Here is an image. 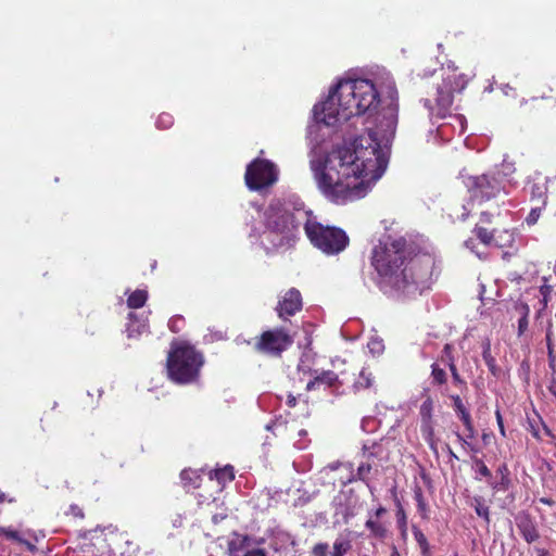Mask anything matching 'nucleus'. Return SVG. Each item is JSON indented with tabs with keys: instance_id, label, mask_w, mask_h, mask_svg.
<instances>
[{
	"instance_id": "1",
	"label": "nucleus",
	"mask_w": 556,
	"mask_h": 556,
	"mask_svg": "<svg viewBox=\"0 0 556 556\" xmlns=\"http://www.w3.org/2000/svg\"><path fill=\"white\" fill-rule=\"evenodd\" d=\"M387 159L374 131L357 137L350 147H338L324 162H312L320 193L331 203L342 205L364 198L370 185L387 168Z\"/></svg>"
},
{
	"instance_id": "2",
	"label": "nucleus",
	"mask_w": 556,
	"mask_h": 556,
	"mask_svg": "<svg viewBox=\"0 0 556 556\" xmlns=\"http://www.w3.org/2000/svg\"><path fill=\"white\" fill-rule=\"evenodd\" d=\"M371 265L382 287L408 294L427 288L432 273L431 258L416 254L405 238L380 241L371 251Z\"/></svg>"
},
{
	"instance_id": "3",
	"label": "nucleus",
	"mask_w": 556,
	"mask_h": 556,
	"mask_svg": "<svg viewBox=\"0 0 556 556\" xmlns=\"http://www.w3.org/2000/svg\"><path fill=\"white\" fill-rule=\"evenodd\" d=\"M397 90L389 86L387 97L380 99V93L369 79H343L330 91L328 98L315 105V119L327 126H336L346 122L352 116L371 114L379 103L388 102V108L394 112L397 104Z\"/></svg>"
},
{
	"instance_id": "4",
	"label": "nucleus",
	"mask_w": 556,
	"mask_h": 556,
	"mask_svg": "<svg viewBox=\"0 0 556 556\" xmlns=\"http://www.w3.org/2000/svg\"><path fill=\"white\" fill-rule=\"evenodd\" d=\"M308 212L290 208L280 201H273L262 216L263 229L258 232L261 244L267 253L288 250L299 239V229Z\"/></svg>"
},
{
	"instance_id": "5",
	"label": "nucleus",
	"mask_w": 556,
	"mask_h": 556,
	"mask_svg": "<svg viewBox=\"0 0 556 556\" xmlns=\"http://www.w3.org/2000/svg\"><path fill=\"white\" fill-rule=\"evenodd\" d=\"M204 364L202 353L190 345H178L167 355L168 377L175 382H192L200 377Z\"/></svg>"
},
{
	"instance_id": "6",
	"label": "nucleus",
	"mask_w": 556,
	"mask_h": 556,
	"mask_svg": "<svg viewBox=\"0 0 556 556\" xmlns=\"http://www.w3.org/2000/svg\"><path fill=\"white\" fill-rule=\"evenodd\" d=\"M304 230L311 243L326 254H338L349 244V237L344 230L324 226L311 219L309 214L305 218Z\"/></svg>"
},
{
	"instance_id": "7",
	"label": "nucleus",
	"mask_w": 556,
	"mask_h": 556,
	"mask_svg": "<svg viewBox=\"0 0 556 556\" xmlns=\"http://www.w3.org/2000/svg\"><path fill=\"white\" fill-rule=\"evenodd\" d=\"M253 351L269 357H280L293 344V336L283 327L264 330L247 341Z\"/></svg>"
},
{
	"instance_id": "8",
	"label": "nucleus",
	"mask_w": 556,
	"mask_h": 556,
	"mask_svg": "<svg viewBox=\"0 0 556 556\" xmlns=\"http://www.w3.org/2000/svg\"><path fill=\"white\" fill-rule=\"evenodd\" d=\"M278 179L276 165L269 160L255 159L245 169L244 180L252 191H258L273 186Z\"/></svg>"
},
{
	"instance_id": "9",
	"label": "nucleus",
	"mask_w": 556,
	"mask_h": 556,
	"mask_svg": "<svg viewBox=\"0 0 556 556\" xmlns=\"http://www.w3.org/2000/svg\"><path fill=\"white\" fill-rule=\"evenodd\" d=\"M464 184L470 194V199L479 203L496 198L502 191L507 193L502 186V180L494 175L469 176Z\"/></svg>"
},
{
	"instance_id": "10",
	"label": "nucleus",
	"mask_w": 556,
	"mask_h": 556,
	"mask_svg": "<svg viewBox=\"0 0 556 556\" xmlns=\"http://www.w3.org/2000/svg\"><path fill=\"white\" fill-rule=\"evenodd\" d=\"M454 346L446 343L440 358L432 365V377L434 382H446L450 371L454 382H463L454 364Z\"/></svg>"
},
{
	"instance_id": "11",
	"label": "nucleus",
	"mask_w": 556,
	"mask_h": 556,
	"mask_svg": "<svg viewBox=\"0 0 556 556\" xmlns=\"http://www.w3.org/2000/svg\"><path fill=\"white\" fill-rule=\"evenodd\" d=\"M302 307L301 292L296 288H290L280 296L275 311L281 320H288L290 316L301 312Z\"/></svg>"
},
{
	"instance_id": "12",
	"label": "nucleus",
	"mask_w": 556,
	"mask_h": 556,
	"mask_svg": "<svg viewBox=\"0 0 556 556\" xmlns=\"http://www.w3.org/2000/svg\"><path fill=\"white\" fill-rule=\"evenodd\" d=\"M453 92L452 86H448L445 81H443L441 86H438L435 97L437 116L445 117L453 104Z\"/></svg>"
},
{
	"instance_id": "13",
	"label": "nucleus",
	"mask_w": 556,
	"mask_h": 556,
	"mask_svg": "<svg viewBox=\"0 0 556 556\" xmlns=\"http://www.w3.org/2000/svg\"><path fill=\"white\" fill-rule=\"evenodd\" d=\"M515 520L522 538L528 543H533L540 538L536 525L529 514L521 511L516 516Z\"/></svg>"
},
{
	"instance_id": "14",
	"label": "nucleus",
	"mask_w": 556,
	"mask_h": 556,
	"mask_svg": "<svg viewBox=\"0 0 556 556\" xmlns=\"http://www.w3.org/2000/svg\"><path fill=\"white\" fill-rule=\"evenodd\" d=\"M251 539L245 534L235 533L228 542L229 556H243L250 552Z\"/></svg>"
},
{
	"instance_id": "15",
	"label": "nucleus",
	"mask_w": 556,
	"mask_h": 556,
	"mask_svg": "<svg viewBox=\"0 0 556 556\" xmlns=\"http://www.w3.org/2000/svg\"><path fill=\"white\" fill-rule=\"evenodd\" d=\"M482 358H483L488 369L492 374V376L495 379H501L503 371H502V369L500 367L496 366V359L492 355L491 342H490L489 339H486L482 343Z\"/></svg>"
},
{
	"instance_id": "16",
	"label": "nucleus",
	"mask_w": 556,
	"mask_h": 556,
	"mask_svg": "<svg viewBox=\"0 0 556 556\" xmlns=\"http://www.w3.org/2000/svg\"><path fill=\"white\" fill-rule=\"evenodd\" d=\"M148 328L147 320L138 318L135 313L128 314V324L126 327V332L128 338H136L144 332Z\"/></svg>"
},
{
	"instance_id": "17",
	"label": "nucleus",
	"mask_w": 556,
	"mask_h": 556,
	"mask_svg": "<svg viewBox=\"0 0 556 556\" xmlns=\"http://www.w3.org/2000/svg\"><path fill=\"white\" fill-rule=\"evenodd\" d=\"M514 309L519 315L518 336L520 337L528 330L530 307L527 303L516 302L514 305Z\"/></svg>"
},
{
	"instance_id": "18",
	"label": "nucleus",
	"mask_w": 556,
	"mask_h": 556,
	"mask_svg": "<svg viewBox=\"0 0 556 556\" xmlns=\"http://www.w3.org/2000/svg\"><path fill=\"white\" fill-rule=\"evenodd\" d=\"M548 188L546 184L535 182L531 186L530 200L536 204L547 205L548 203Z\"/></svg>"
},
{
	"instance_id": "19",
	"label": "nucleus",
	"mask_w": 556,
	"mask_h": 556,
	"mask_svg": "<svg viewBox=\"0 0 556 556\" xmlns=\"http://www.w3.org/2000/svg\"><path fill=\"white\" fill-rule=\"evenodd\" d=\"M148 300V292L146 290L137 289L132 291L127 298V306L129 308H141Z\"/></svg>"
},
{
	"instance_id": "20",
	"label": "nucleus",
	"mask_w": 556,
	"mask_h": 556,
	"mask_svg": "<svg viewBox=\"0 0 556 556\" xmlns=\"http://www.w3.org/2000/svg\"><path fill=\"white\" fill-rule=\"evenodd\" d=\"M308 371H309V377L307 378L308 382H327V383L338 382L337 381L338 377L333 371L328 370V371L319 372L317 369H314L312 371L311 368H308Z\"/></svg>"
},
{
	"instance_id": "21",
	"label": "nucleus",
	"mask_w": 556,
	"mask_h": 556,
	"mask_svg": "<svg viewBox=\"0 0 556 556\" xmlns=\"http://www.w3.org/2000/svg\"><path fill=\"white\" fill-rule=\"evenodd\" d=\"M454 408L459 415L460 420L466 426L467 429L471 430V418L469 412L463 404L462 399L458 395L452 396Z\"/></svg>"
},
{
	"instance_id": "22",
	"label": "nucleus",
	"mask_w": 556,
	"mask_h": 556,
	"mask_svg": "<svg viewBox=\"0 0 556 556\" xmlns=\"http://www.w3.org/2000/svg\"><path fill=\"white\" fill-rule=\"evenodd\" d=\"M420 430L422 433L424 439L426 442L430 445L431 448H434L435 441H434V429H433V420L430 419H420Z\"/></svg>"
},
{
	"instance_id": "23",
	"label": "nucleus",
	"mask_w": 556,
	"mask_h": 556,
	"mask_svg": "<svg viewBox=\"0 0 556 556\" xmlns=\"http://www.w3.org/2000/svg\"><path fill=\"white\" fill-rule=\"evenodd\" d=\"M371 464L367 460L366 463H362L358 468H357V472L355 475H353L350 479H349V482H353L355 480H361V481H364L366 482L367 486L369 488L370 492L374 493V488L370 486V484L368 483L367 481V478H368V475L370 473L371 471Z\"/></svg>"
},
{
	"instance_id": "24",
	"label": "nucleus",
	"mask_w": 556,
	"mask_h": 556,
	"mask_svg": "<svg viewBox=\"0 0 556 556\" xmlns=\"http://www.w3.org/2000/svg\"><path fill=\"white\" fill-rule=\"evenodd\" d=\"M444 81L452 86L454 91H462L468 84L469 77L465 74L457 75L456 73H453L452 75H448Z\"/></svg>"
},
{
	"instance_id": "25",
	"label": "nucleus",
	"mask_w": 556,
	"mask_h": 556,
	"mask_svg": "<svg viewBox=\"0 0 556 556\" xmlns=\"http://www.w3.org/2000/svg\"><path fill=\"white\" fill-rule=\"evenodd\" d=\"M0 534L3 535L8 540L16 541L21 544H25L29 551H35L36 547L34 544L29 543L28 541L22 539L18 531L12 529V528H4L0 527Z\"/></svg>"
},
{
	"instance_id": "26",
	"label": "nucleus",
	"mask_w": 556,
	"mask_h": 556,
	"mask_svg": "<svg viewBox=\"0 0 556 556\" xmlns=\"http://www.w3.org/2000/svg\"><path fill=\"white\" fill-rule=\"evenodd\" d=\"M472 469L476 473L475 479L481 480L486 479L488 481L491 480L492 473L490 469L486 467V465L479 458H475L472 463Z\"/></svg>"
},
{
	"instance_id": "27",
	"label": "nucleus",
	"mask_w": 556,
	"mask_h": 556,
	"mask_svg": "<svg viewBox=\"0 0 556 556\" xmlns=\"http://www.w3.org/2000/svg\"><path fill=\"white\" fill-rule=\"evenodd\" d=\"M473 232L481 243L490 245L494 239L495 230L476 225Z\"/></svg>"
},
{
	"instance_id": "28",
	"label": "nucleus",
	"mask_w": 556,
	"mask_h": 556,
	"mask_svg": "<svg viewBox=\"0 0 556 556\" xmlns=\"http://www.w3.org/2000/svg\"><path fill=\"white\" fill-rule=\"evenodd\" d=\"M471 505L473 506L476 514L479 517L483 518L485 523L489 525L490 523V511H489V507L486 505H484L483 498L480 496L473 497Z\"/></svg>"
},
{
	"instance_id": "29",
	"label": "nucleus",
	"mask_w": 556,
	"mask_h": 556,
	"mask_svg": "<svg viewBox=\"0 0 556 556\" xmlns=\"http://www.w3.org/2000/svg\"><path fill=\"white\" fill-rule=\"evenodd\" d=\"M413 534H414L416 542L418 543V545L420 547L422 556H431L430 555V545L427 541L426 535L422 533V531L420 529H418L417 527H413Z\"/></svg>"
},
{
	"instance_id": "30",
	"label": "nucleus",
	"mask_w": 556,
	"mask_h": 556,
	"mask_svg": "<svg viewBox=\"0 0 556 556\" xmlns=\"http://www.w3.org/2000/svg\"><path fill=\"white\" fill-rule=\"evenodd\" d=\"M542 280L543 283L540 286L539 292L542 298L541 303L543 304V307H546L548 302L552 300L554 288L552 285L548 283L547 277H543Z\"/></svg>"
},
{
	"instance_id": "31",
	"label": "nucleus",
	"mask_w": 556,
	"mask_h": 556,
	"mask_svg": "<svg viewBox=\"0 0 556 556\" xmlns=\"http://www.w3.org/2000/svg\"><path fill=\"white\" fill-rule=\"evenodd\" d=\"M352 547L351 541L344 538H337L333 542L331 556H344Z\"/></svg>"
},
{
	"instance_id": "32",
	"label": "nucleus",
	"mask_w": 556,
	"mask_h": 556,
	"mask_svg": "<svg viewBox=\"0 0 556 556\" xmlns=\"http://www.w3.org/2000/svg\"><path fill=\"white\" fill-rule=\"evenodd\" d=\"M366 528L370 530L371 534L376 538H384L387 533V529L383 525L378 522L376 519L372 518V516H369L365 523Z\"/></svg>"
},
{
	"instance_id": "33",
	"label": "nucleus",
	"mask_w": 556,
	"mask_h": 556,
	"mask_svg": "<svg viewBox=\"0 0 556 556\" xmlns=\"http://www.w3.org/2000/svg\"><path fill=\"white\" fill-rule=\"evenodd\" d=\"M539 424L542 425V429L544 431V433L551 438L554 439V435L553 433L551 432V430L542 422L541 418H538V420L535 419H529V430L530 432L532 433V435L536 439H541V434H540V427H539Z\"/></svg>"
},
{
	"instance_id": "34",
	"label": "nucleus",
	"mask_w": 556,
	"mask_h": 556,
	"mask_svg": "<svg viewBox=\"0 0 556 556\" xmlns=\"http://www.w3.org/2000/svg\"><path fill=\"white\" fill-rule=\"evenodd\" d=\"M546 206L547 205H543V204H536L535 206H533L525 219L526 224L529 227L534 226L538 223V220L540 219L541 214L546 208Z\"/></svg>"
},
{
	"instance_id": "35",
	"label": "nucleus",
	"mask_w": 556,
	"mask_h": 556,
	"mask_svg": "<svg viewBox=\"0 0 556 556\" xmlns=\"http://www.w3.org/2000/svg\"><path fill=\"white\" fill-rule=\"evenodd\" d=\"M174 125V117L172 114L163 112L156 119V127L160 129H168Z\"/></svg>"
},
{
	"instance_id": "36",
	"label": "nucleus",
	"mask_w": 556,
	"mask_h": 556,
	"mask_svg": "<svg viewBox=\"0 0 556 556\" xmlns=\"http://www.w3.org/2000/svg\"><path fill=\"white\" fill-rule=\"evenodd\" d=\"M433 402L430 397L426 399L420 406V419L432 418Z\"/></svg>"
},
{
	"instance_id": "37",
	"label": "nucleus",
	"mask_w": 556,
	"mask_h": 556,
	"mask_svg": "<svg viewBox=\"0 0 556 556\" xmlns=\"http://www.w3.org/2000/svg\"><path fill=\"white\" fill-rule=\"evenodd\" d=\"M216 478L219 480V481H226V480H233L235 478V475H233V469L231 466H226L225 468L216 471Z\"/></svg>"
},
{
	"instance_id": "38",
	"label": "nucleus",
	"mask_w": 556,
	"mask_h": 556,
	"mask_svg": "<svg viewBox=\"0 0 556 556\" xmlns=\"http://www.w3.org/2000/svg\"><path fill=\"white\" fill-rule=\"evenodd\" d=\"M489 483L494 491H506L509 486L510 480L509 477H502L498 482L489 481Z\"/></svg>"
},
{
	"instance_id": "39",
	"label": "nucleus",
	"mask_w": 556,
	"mask_h": 556,
	"mask_svg": "<svg viewBox=\"0 0 556 556\" xmlns=\"http://www.w3.org/2000/svg\"><path fill=\"white\" fill-rule=\"evenodd\" d=\"M415 500L417 502L418 510L421 513L422 517H426L427 508H426V502L422 495V492L420 489L415 491Z\"/></svg>"
},
{
	"instance_id": "40",
	"label": "nucleus",
	"mask_w": 556,
	"mask_h": 556,
	"mask_svg": "<svg viewBox=\"0 0 556 556\" xmlns=\"http://www.w3.org/2000/svg\"><path fill=\"white\" fill-rule=\"evenodd\" d=\"M329 549V545L324 542H319L314 545L312 548V555L313 556H327Z\"/></svg>"
},
{
	"instance_id": "41",
	"label": "nucleus",
	"mask_w": 556,
	"mask_h": 556,
	"mask_svg": "<svg viewBox=\"0 0 556 556\" xmlns=\"http://www.w3.org/2000/svg\"><path fill=\"white\" fill-rule=\"evenodd\" d=\"M495 417H496V421H497V426H498L500 432H501V434L503 437H505L506 432H505L504 421H503V417H502V414H501L498 408L495 410Z\"/></svg>"
},
{
	"instance_id": "42",
	"label": "nucleus",
	"mask_w": 556,
	"mask_h": 556,
	"mask_svg": "<svg viewBox=\"0 0 556 556\" xmlns=\"http://www.w3.org/2000/svg\"><path fill=\"white\" fill-rule=\"evenodd\" d=\"M243 556H267L265 551L262 548H253L250 552H247Z\"/></svg>"
},
{
	"instance_id": "43",
	"label": "nucleus",
	"mask_w": 556,
	"mask_h": 556,
	"mask_svg": "<svg viewBox=\"0 0 556 556\" xmlns=\"http://www.w3.org/2000/svg\"><path fill=\"white\" fill-rule=\"evenodd\" d=\"M493 219V215L489 212H482L480 214V220L481 223L491 224Z\"/></svg>"
},
{
	"instance_id": "44",
	"label": "nucleus",
	"mask_w": 556,
	"mask_h": 556,
	"mask_svg": "<svg viewBox=\"0 0 556 556\" xmlns=\"http://www.w3.org/2000/svg\"><path fill=\"white\" fill-rule=\"evenodd\" d=\"M182 318L181 317H176V318H173L169 320V324H168V327L169 329L173 331V332H178V329H177V321H181Z\"/></svg>"
},
{
	"instance_id": "45",
	"label": "nucleus",
	"mask_w": 556,
	"mask_h": 556,
	"mask_svg": "<svg viewBox=\"0 0 556 556\" xmlns=\"http://www.w3.org/2000/svg\"><path fill=\"white\" fill-rule=\"evenodd\" d=\"M281 428H285V425H283V422H280V421H275L273 424L266 425V429L269 431H271L273 429L279 430Z\"/></svg>"
},
{
	"instance_id": "46",
	"label": "nucleus",
	"mask_w": 556,
	"mask_h": 556,
	"mask_svg": "<svg viewBox=\"0 0 556 556\" xmlns=\"http://www.w3.org/2000/svg\"><path fill=\"white\" fill-rule=\"evenodd\" d=\"M387 513V509L382 506H379L372 514V518L375 517L376 519H379L381 518L384 514ZM371 516V514L369 515Z\"/></svg>"
},
{
	"instance_id": "47",
	"label": "nucleus",
	"mask_w": 556,
	"mask_h": 556,
	"mask_svg": "<svg viewBox=\"0 0 556 556\" xmlns=\"http://www.w3.org/2000/svg\"><path fill=\"white\" fill-rule=\"evenodd\" d=\"M497 473L500 475V477H508L509 476V471H508V468L506 465H502L497 468Z\"/></svg>"
},
{
	"instance_id": "48",
	"label": "nucleus",
	"mask_w": 556,
	"mask_h": 556,
	"mask_svg": "<svg viewBox=\"0 0 556 556\" xmlns=\"http://www.w3.org/2000/svg\"><path fill=\"white\" fill-rule=\"evenodd\" d=\"M368 346L371 351H378L379 349H382V344L378 340H372L371 342H369Z\"/></svg>"
},
{
	"instance_id": "49",
	"label": "nucleus",
	"mask_w": 556,
	"mask_h": 556,
	"mask_svg": "<svg viewBox=\"0 0 556 556\" xmlns=\"http://www.w3.org/2000/svg\"><path fill=\"white\" fill-rule=\"evenodd\" d=\"M94 393H97V394H98V396H100V395H101V393H102V391L100 390V388H98V386H97V384H93L92 390H87V394H88L89 396H93V395H94Z\"/></svg>"
},
{
	"instance_id": "50",
	"label": "nucleus",
	"mask_w": 556,
	"mask_h": 556,
	"mask_svg": "<svg viewBox=\"0 0 556 556\" xmlns=\"http://www.w3.org/2000/svg\"><path fill=\"white\" fill-rule=\"evenodd\" d=\"M71 510H72L73 515H75L76 517H83L84 516L83 510L78 506H76V505H72L71 506Z\"/></svg>"
},
{
	"instance_id": "51",
	"label": "nucleus",
	"mask_w": 556,
	"mask_h": 556,
	"mask_svg": "<svg viewBox=\"0 0 556 556\" xmlns=\"http://www.w3.org/2000/svg\"><path fill=\"white\" fill-rule=\"evenodd\" d=\"M193 473L192 471H188V470H182L181 473H180V477L184 481H191V478H190V475Z\"/></svg>"
},
{
	"instance_id": "52",
	"label": "nucleus",
	"mask_w": 556,
	"mask_h": 556,
	"mask_svg": "<svg viewBox=\"0 0 556 556\" xmlns=\"http://www.w3.org/2000/svg\"><path fill=\"white\" fill-rule=\"evenodd\" d=\"M405 518H406V517H405L404 510H403V509H400V510L397 511V520H399V522H403V523H405Z\"/></svg>"
},
{
	"instance_id": "53",
	"label": "nucleus",
	"mask_w": 556,
	"mask_h": 556,
	"mask_svg": "<svg viewBox=\"0 0 556 556\" xmlns=\"http://www.w3.org/2000/svg\"><path fill=\"white\" fill-rule=\"evenodd\" d=\"M540 502L543 503V504H546V505H553L554 504V501L552 498H548V497H541Z\"/></svg>"
},
{
	"instance_id": "54",
	"label": "nucleus",
	"mask_w": 556,
	"mask_h": 556,
	"mask_svg": "<svg viewBox=\"0 0 556 556\" xmlns=\"http://www.w3.org/2000/svg\"><path fill=\"white\" fill-rule=\"evenodd\" d=\"M295 402H296L295 397H294V396H292V395H289L288 404H289L290 406H294V405H295Z\"/></svg>"
},
{
	"instance_id": "55",
	"label": "nucleus",
	"mask_w": 556,
	"mask_h": 556,
	"mask_svg": "<svg viewBox=\"0 0 556 556\" xmlns=\"http://www.w3.org/2000/svg\"><path fill=\"white\" fill-rule=\"evenodd\" d=\"M363 450H364V456H366V457H367V459L369 460V458H371V457L374 456V453H372V452H369V453L367 454V447H366V446H364V448H363Z\"/></svg>"
},
{
	"instance_id": "56",
	"label": "nucleus",
	"mask_w": 556,
	"mask_h": 556,
	"mask_svg": "<svg viewBox=\"0 0 556 556\" xmlns=\"http://www.w3.org/2000/svg\"><path fill=\"white\" fill-rule=\"evenodd\" d=\"M539 556H547V552L545 549H539Z\"/></svg>"
},
{
	"instance_id": "57",
	"label": "nucleus",
	"mask_w": 556,
	"mask_h": 556,
	"mask_svg": "<svg viewBox=\"0 0 556 556\" xmlns=\"http://www.w3.org/2000/svg\"><path fill=\"white\" fill-rule=\"evenodd\" d=\"M306 367H307V366H305V365H301V366L299 367V369H300V370H302V371L305 374V372H306Z\"/></svg>"
},
{
	"instance_id": "58",
	"label": "nucleus",
	"mask_w": 556,
	"mask_h": 556,
	"mask_svg": "<svg viewBox=\"0 0 556 556\" xmlns=\"http://www.w3.org/2000/svg\"><path fill=\"white\" fill-rule=\"evenodd\" d=\"M391 556H401L400 553L394 548Z\"/></svg>"
},
{
	"instance_id": "59",
	"label": "nucleus",
	"mask_w": 556,
	"mask_h": 556,
	"mask_svg": "<svg viewBox=\"0 0 556 556\" xmlns=\"http://www.w3.org/2000/svg\"><path fill=\"white\" fill-rule=\"evenodd\" d=\"M305 434H306V430H304V429L299 430V435H305Z\"/></svg>"
},
{
	"instance_id": "60",
	"label": "nucleus",
	"mask_w": 556,
	"mask_h": 556,
	"mask_svg": "<svg viewBox=\"0 0 556 556\" xmlns=\"http://www.w3.org/2000/svg\"><path fill=\"white\" fill-rule=\"evenodd\" d=\"M294 445L298 447V448H303L304 446L299 444L298 442L294 443Z\"/></svg>"
},
{
	"instance_id": "61",
	"label": "nucleus",
	"mask_w": 556,
	"mask_h": 556,
	"mask_svg": "<svg viewBox=\"0 0 556 556\" xmlns=\"http://www.w3.org/2000/svg\"><path fill=\"white\" fill-rule=\"evenodd\" d=\"M213 521H214V522H217V521H219V518H218V516H214V517H213Z\"/></svg>"
},
{
	"instance_id": "62",
	"label": "nucleus",
	"mask_w": 556,
	"mask_h": 556,
	"mask_svg": "<svg viewBox=\"0 0 556 556\" xmlns=\"http://www.w3.org/2000/svg\"><path fill=\"white\" fill-rule=\"evenodd\" d=\"M4 500V494L0 492V502Z\"/></svg>"
},
{
	"instance_id": "63",
	"label": "nucleus",
	"mask_w": 556,
	"mask_h": 556,
	"mask_svg": "<svg viewBox=\"0 0 556 556\" xmlns=\"http://www.w3.org/2000/svg\"><path fill=\"white\" fill-rule=\"evenodd\" d=\"M315 384H307V390H311Z\"/></svg>"
},
{
	"instance_id": "64",
	"label": "nucleus",
	"mask_w": 556,
	"mask_h": 556,
	"mask_svg": "<svg viewBox=\"0 0 556 556\" xmlns=\"http://www.w3.org/2000/svg\"><path fill=\"white\" fill-rule=\"evenodd\" d=\"M363 556H367V555H363Z\"/></svg>"
}]
</instances>
